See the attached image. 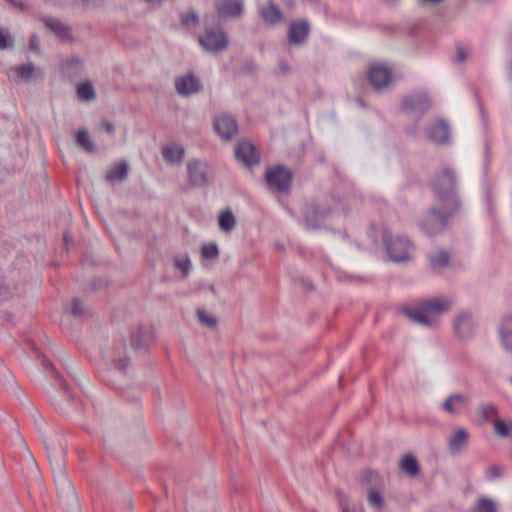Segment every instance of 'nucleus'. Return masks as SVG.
Listing matches in <instances>:
<instances>
[{
	"mask_svg": "<svg viewBox=\"0 0 512 512\" xmlns=\"http://www.w3.org/2000/svg\"><path fill=\"white\" fill-rule=\"evenodd\" d=\"M82 1L84 4H87V5H89L93 2V0H82Z\"/></svg>",
	"mask_w": 512,
	"mask_h": 512,
	"instance_id": "obj_53",
	"label": "nucleus"
},
{
	"mask_svg": "<svg viewBox=\"0 0 512 512\" xmlns=\"http://www.w3.org/2000/svg\"><path fill=\"white\" fill-rule=\"evenodd\" d=\"M468 432L463 428L455 430L454 434L449 439V450L453 454H457L462 451L468 441Z\"/></svg>",
	"mask_w": 512,
	"mask_h": 512,
	"instance_id": "obj_23",
	"label": "nucleus"
},
{
	"mask_svg": "<svg viewBox=\"0 0 512 512\" xmlns=\"http://www.w3.org/2000/svg\"><path fill=\"white\" fill-rule=\"evenodd\" d=\"M427 137L435 144H446L450 140V128L446 121L439 119L426 129Z\"/></svg>",
	"mask_w": 512,
	"mask_h": 512,
	"instance_id": "obj_15",
	"label": "nucleus"
},
{
	"mask_svg": "<svg viewBox=\"0 0 512 512\" xmlns=\"http://www.w3.org/2000/svg\"><path fill=\"white\" fill-rule=\"evenodd\" d=\"M456 177L454 172L445 168L436 177L433 189L438 200L443 204L446 210H454L458 206V199L455 193Z\"/></svg>",
	"mask_w": 512,
	"mask_h": 512,
	"instance_id": "obj_2",
	"label": "nucleus"
},
{
	"mask_svg": "<svg viewBox=\"0 0 512 512\" xmlns=\"http://www.w3.org/2000/svg\"><path fill=\"white\" fill-rule=\"evenodd\" d=\"M470 400L467 395L461 393L450 394L442 404V409L450 415H460L469 405Z\"/></svg>",
	"mask_w": 512,
	"mask_h": 512,
	"instance_id": "obj_17",
	"label": "nucleus"
},
{
	"mask_svg": "<svg viewBox=\"0 0 512 512\" xmlns=\"http://www.w3.org/2000/svg\"><path fill=\"white\" fill-rule=\"evenodd\" d=\"M473 512H497V505L492 499L482 497L475 503Z\"/></svg>",
	"mask_w": 512,
	"mask_h": 512,
	"instance_id": "obj_34",
	"label": "nucleus"
},
{
	"mask_svg": "<svg viewBox=\"0 0 512 512\" xmlns=\"http://www.w3.org/2000/svg\"><path fill=\"white\" fill-rule=\"evenodd\" d=\"M48 458L51 464L57 490L61 494H73L74 489L69 481L64 466L65 447L59 440L58 447H47Z\"/></svg>",
	"mask_w": 512,
	"mask_h": 512,
	"instance_id": "obj_3",
	"label": "nucleus"
},
{
	"mask_svg": "<svg viewBox=\"0 0 512 512\" xmlns=\"http://www.w3.org/2000/svg\"><path fill=\"white\" fill-rule=\"evenodd\" d=\"M493 426L495 434L499 437L506 438L512 433V421L495 420L493 421Z\"/></svg>",
	"mask_w": 512,
	"mask_h": 512,
	"instance_id": "obj_36",
	"label": "nucleus"
},
{
	"mask_svg": "<svg viewBox=\"0 0 512 512\" xmlns=\"http://www.w3.org/2000/svg\"><path fill=\"white\" fill-rule=\"evenodd\" d=\"M444 0H417L418 4L420 6H427V5H438Z\"/></svg>",
	"mask_w": 512,
	"mask_h": 512,
	"instance_id": "obj_48",
	"label": "nucleus"
},
{
	"mask_svg": "<svg viewBox=\"0 0 512 512\" xmlns=\"http://www.w3.org/2000/svg\"><path fill=\"white\" fill-rule=\"evenodd\" d=\"M29 49L36 54L40 53V42L37 35L33 34L29 40Z\"/></svg>",
	"mask_w": 512,
	"mask_h": 512,
	"instance_id": "obj_46",
	"label": "nucleus"
},
{
	"mask_svg": "<svg viewBox=\"0 0 512 512\" xmlns=\"http://www.w3.org/2000/svg\"><path fill=\"white\" fill-rule=\"evenodd\" d=\"M234 154L236 159L247 167L257 165L260 160L256 147L248 141L239 142L235 148Z\"/></svg>",
	"mask_w": 512,
	"mask_h": 512,
	"instance_id": "obj_13",
	"label": "nucleus"
},
{
	"mask_svg": "<svg viewBox=\"0 0 512 512\" xmlns=\"http://www.w3.org/2000/svg\"><path fill=\"white\" fill-rule=\"evenodd\" d=\"M286 1H287V5L292 6V0H286Z\"/></svg>",
	"mask_w": 512,
	"mask_h": 512,
	"instance_id": "obj_55",
	"label": "nucleus"
},
{
	"mask_svg": "<svg viewBox=\"0 0 512 512\" xmlns=\"http://www.w3.org/2000/svg\"><path fill=\"white\" fill-rule=\"evenodd\" d=\"M197 317L201 324H203L209 328H213L217 325V319L214 316L208 314L203 309L197 310Z\"/></svg>",
	"mask_w": 512,
	"mask_h": 512,
	"instance_id": "obj_40",
	"label": "nucleus"
},
{
	"mask_svg": "<svg viewBox=\"0 0 512 512\" xmlns=\"http://www.w3.org/2000/svg\"><path fill=\"white\" fill-rule=\"evenodd\" d=\"M128 364V361L126 359H118L115 361V365L118 369L124 370Z\"/></svg>",
	"mask_w": 512,
	"mask_h": 512,
	"instance_id": "obj_50",
	"label": "nucleus"
},
{
	"mask_svg": "<svg viewBox=\"0 0 512 512\" xmlns=\"http://www.w3.org/2000/svg\"><path fill=\"white\" fill-rule=\"evenodd\" d=\"M471 54V50L468 47L457 45L456 46V62L463 63L465 62L469 55Z\"/></svg>",
	"mask_w": 512,
	"mask_h": 512,
	"instance_id": "obj_43",
	"label": "nucleus"
},
{
	"mask_svg": "<svg viewBox=\"0 0 512 512\" xmlns=\"http://www.w3.org/2000/svg\"><path fill=\"white\" fill-rule=\"evenodd\" d=\"M452 304V300L445 297L425 299L414 307L404 309V314L413 323L426 327H436L439 316L449 311Z\"/></svg>",
	"mask_w": 512,
	"mask_h": 512,
	"instance_id": "obj_1",
	"label": "nucleus"
},
{
	"mask_svg": "<svg viewBox=\"0 0 512 512\" xmlns=\"http://www.w3.org/2000/svg\"><path fill=\"white\" fill-rule=\"evenodd\" d=\"M76 142L86 152L94 151V143L86 130H80L76 133Z\"/></svg>",
	"mask_w": 512,
	"mask_h": 512,
	"instance_id": "obj_35",
	"label": "nucleus"
},
{
	"mask_svg": "<svg viewBox=\"0 0 512 512\" xmlns=\"http://www.w3.org/2000/svg\"><path fill=\"white\" fill-rule=\"evenodd\" d=\"M14 47V37L8 29L0 27V50Z\"/></svg>",
	"mask_w": 512,
	"mask_h": 512,
	"instance_id": "obj_38",
	"label": "nucleus"
},
{
	"mask_svg": "<svg viewBox=\"0 0 512 512\" xmlns=\"http://www.w3.org/2000/svg\"><path fill=\"white\" fill-rule=\"evenodd\" d=\"M478 414L480 418L484 422L495 421V418L498 415V408L494 404L484 403L480 404L477 408Z\"/></svg>",
	"mask_w": 512,
	"mask_h": 512,
	"instance_id": "obj_29",
	"label": "nucleus"
},
{
	"mask_svg": "<svg viewBox=\"0 0 512 512\" xmlns=\"http://www.w3.org/2000/svg\"><path fill=\"white\" fill-rule=\"evenodd\" d=\"M64 241H65L66 244L70 241L68 235H64Z\"/></svg>",
	"mask_w": 512,
	"mask_h": 512,
	"instance_id": "obj_54",
	"label": "nucleus"
},
{
	"mask_svg": "<svg viewBox=\"0 0 512 512\" xmlns=\"http://www.w3.org/2000/svg\"><path fill=\"white\" fill-rule=\"evenodd\" d=\"M383 242L386 252L393 262L402 263L412 259L414 246L408 238L397 236L392 239L387 232H384Z\"/></svg>",
	"mask_w": 512,
	"mask_h": 512,
	"instance_id": "obj_4",
	"label": "nucleus"
},
{
	"mask_svg": "<svg viewBox=\"0 0 512 512\" xmlns=\"http://www.w3.org/2000/svg\"><path fill=\"white\" fill-rule=\"evenodd\" d=\"M77 96L82 101H92L96 97L95 90L90 82H82L77 86Z\"/></svg>",
	"mask_w": 512,
	"mask_h": 512,
	"instance_id": "obj_32",
	"label": "nucleus"
},
{
	"mask_svg": "<svg viewBox=\"0 0 512 512\" xmlns=\"http://www.w3.org/2000/svg\"><path fill=\"white\" fill-rule=\"evenodd\" d=\"M198 20L197 13L193 11L186 12L181 15V21L187 27L196 26L198 24Z\"/></svg>",
	"mask_w": 512,
	"mask_h": 512,
	"instance_id": "obj_42",
	"label": "nucleus"
},
{
	"mask_svg": "<svg viewBox=\"0 0 512 512\" xmlns=\"http://www.w3.org/2000/svg\"><path fill=\"white\" fill-rule=\"evenodd\" d=\"M339 204L336 203L335 207H331L326 203L310 202L303 207V217L308 228H319L324 221L336 213Z\"/></svg>",
	"mask_w": 512,
	"mask_h": 512,
	"instance_id": "obj_5",
	"label": "nucleus"
},
{
	"mask_svg": "<svg viewBox=\"0 0 512 512\" xmlns=\"http://www.w3.org/2000/svg\"><path fill=\"white\" fill-rule=\"evenodd\" d=\"M475 321L469 311H460L453 320V329L455 335L461 340L470 339L475 332Z\"/></svg>",
	"mask_w": 512,
	"mask_h": 512,
	"instance_id": "obj_9",
	"label": "nucleus"
},
{
	"mask_svg": "<svg viewBox=\"0 0 512 512\" xmlns=\"http://www.w3.org/2000/svg\"><path fill=\"white\" fill-rule=\"evenodd\" d=\"M498 333L502 347L512 352V316H504L499 324Z\"/></svg>",
	"mask_w": 512,
	"mask_h": 512,
	"instance_id": "obj_20",
	"label": "nucleus"
},
{
	"mask_svg": "<svg viewBox=\"0 0 512 512\" xmlns=\"http://www.w3.org/2000/svg\"><path fill=\"white\" fill-rule=\"evenodd\" d=\"M128 175V165L125 161L114 163L106 174V179L111 183L121 182Z\"/></svg>",
	"mask_w": 512,
	"mask_h": 512,
	"instance_id": "obj_25",
	"label": "nucleus"
},
{
	"mask_svg": "<svg viewBox=\"0 0 512 512\" xmlns=\"http://www.w3.org/2000/svg\"><path fill=\"white\" fill-rule=\"evenodd\" d=\"M368 79L374 89L381 91L390 84L392 72L389 68L382 65H372L368 71Z\"/></svg>",
	"mask_w": 512,
	"mask_h": 512,
	"instance_id": "obj_14",
	"label": "nucleus"
},
{
	"mask_svg": "<svg viewBox=\"0 0 512 512\" xmlns=\"http://www.w3.org/2000/svg\"><path fill=\"white\" fill-rule=\"evenodd\" d=\"M148 339V333L146 330L140 329L138 334H135L131 338V344L135 348H142L146 345Z\"/></svg>",
	"mask_w": 512,
	"mask_h": 512,
	"instance_id": "obj_41",
	"label": "nucleus"
},
{
	"mask_svg": "<svg viewBox=\"0 0 512 512\" xmlns=\"http://www.w3.org/2000/svg\"><path fill=\"white\" fill-rule=\"evenodd\" d=\"M339 502H340V507L343 512H364L362 506H360V505L350 506L348 503V500L344 497H341L339 499Z\"/></svg>",
	"mask_w": 512,
	"mask_h": 512,
	"instance_id": "obj_44",
	"label": "nucleus"
},
{
	"mask_svg": "<svg viewBox=\"0 0 512 512\" xmlns=\"http://www.w3.org/2000/svg\"><path fill=\"white\" fill-rule=\"evenodd\" d=\"M44 23L49 30L61 39H68L70 37L69 27L64 25L60 20L48 17L44 19Z\"/></svg>",
	"mask_w": 512,
	"mask_h": 512,
	"instance_id": "obj_27",
	"label": "nucleus"
},
{
	"mask_svg": "<svg viewBox=\"0 0 512 512\" xmlns=\"http://www.w3.org/2000/svg\"><path fill=\"white\" fill-rule=\"evenodd\" d=\"M218 14L222 17H239L243 12L242 0H218L215 3Z\"/></svg>",
	"mask_w": 512,
	"mask_h": 512,
	"instance_id": "obj_18",
	"label": "nucleus"
},
{
	"mask_svg": "<svg viewBox=\"0 0 512 512\" xmlns=\"http://www.w3.org/2000/svg\"><path fill=\"white\" fill-rule=\"evenodd\" d=\"M501 474H502L501 468L496 465L490 466L486 470V478L489 480L496 479V478L500 477Z\"/></svg>",
	"mask_w": 512,
	"mask_h": 512,
	"instance_id": "obj_45",
	"label": "nucleus"
},
{
	"mask_svg": "<svg viewBox=\"0 0 512 512\" xmlns=\"http://www.w3.org/2000/svg\"><path fill=\"white\" fill-rule=\"evenodd\" d=\"M218 224L223 232H231L236 224L233 213L230 210L222 211L218 218Z\"/></svg>",
	"mask_w": 512,
	"mask_h": 512,
	"instance_id": "obj_30",
	"label": "nucleus"
},
{
	"mask_svg": "<svg viewBox=\"0 0 512 512\" xmlns=\"http://www.w3.org/2000/svg\"><path fill=\"white\" fill-rule=\"evenodd\" d=\"M213 128L223 140H230L238 131L236 120L228 114H220L215 117Z\"/></svg>",
	"mask_w": 512,
	"mask_h": 512,
	"instance_id": "obj_12",
	"label": "nucleus"
},
{
	"mask_svg": "<svg viewBox=\"0 0 512 512\" xmlns=\"http://www.w3.org/2000/svg\"><path fill=\"white\" fill-rule=\"evenodd\" d=\"M102 126L110 134H113L114 131H115L114 125L111 122H109V121L103 122Z\"/></svg>",
	"mask_w": 512,
	"mask_h": 512,
	"instance_id": "obj_49",
	"label": "nucleus"
},
{
	"mask_svg": "<svg viewBox=\"0 0 512 512\" xmlns=\"http://www.w3.org/2000/svg\"><path fill=\"white\" fill-rule=\"evenodd\" d=\"M400 468L410 476H416L419 473V465L416 458L412 455H406L400 462Z\"/></svg>",
	"mask_w": 512,
	"mask_h": 512,
	"instance_id": "obj_31",
	"label": "nucleus"
},
{
	"mask_svg": "<svg viewBox=\"0 0 512 512\" xmlns=\"http://www.w3.org/2000/svg\"><path fill=\"white\" fill-rule=\"evenodd\" d=\"M201 254L204 259H217L219 256L218 246L215 243L203 244Z\"/></svg>",
	"mask_w": 512,
	"mask_h": 512,
	"instance_id": "obj_39",
	"label": "nucleus"
},
{
	"mask_svg": "<svg viewBox=\"0 0 512 512\" xmlns=\"http://www.w3.org/2000/svg\"><path fill=\"white\" fill-rule=\"evenodd\" d=\"M431 107L430 99L426 93H415L406 97L402 102V109L412 115H423Z\"/></svg>",
	"mask_w": 512,
	"mask_h": 512,
	"instance_id": "obj_11",
	"label": "nucleus"
},
{
	"mask_svg": "<svg viewBox=\"0 0 512 512\" xmlns=\"http://www.w3.org/2000/svg\"><path fill=\"white\" fill-rule=\"evenodd\" d=\"M383 487H370L367 500L370 506L381 509L384 506V498L381 494Z\"/></svg>",
	"mask_w": 512,
	"mask_h": 512,
	"instance_id": "obj_33",
	"label": "nucleus"
},
{
	"mask_svg": "<svg viewBox=\"0 0 512 512\" xmlns=\"http://www.w3.org/2000/svg\"><path fill=\"white\" fill-rule=\"evenodd\" d=\"M279 69H280V71H281L283 74L288 73V72H289V70H290L289 65H288L286 62H284V61H281V62L279 63Z\"/></svg>",
	"mask_w": 512,
	"mask_h": 512,
	"instance_id": "obj_51",
	"label": "nucleus"
},
{
	"mask_svg": "<svg viewBox=\"0 0 512 512\" xmlns=\"http://www.w3.org/2000/svg\"><path fill=\"white\" fill-rule=\"evenodd\" d=\"M450 210L430 209L428 213L421 219L419 225L427 235L434 236L443 231L447 221V214Z\"/></svg>",
	"mask_w": 512,
	"mask_h": 512,
	"instance_id": "obj_6",
	"label": "nucleus"
},
{
	"mask_svg": "<svg viewBox=\"0 0 512 512\" xmlns=\"http://www.w3.org/2000/svg\"><path fill=\"white\" fill-rule=\"evenodd\" d=\"M84 311L83 305L79 299H73L72 307L70 308V312L73 315H81Z\"/></svg>",
	"mask_w": 512,
	"mask_h": 512,
	"instance_id": "obj_47",
	"label": "nucleus"
},
{
	"mask_svg": "<svg viewBox=\"0 0 512 512\" xmlns=\"http://www.w3.org/2000/svg\"><path fill=\"white\" fill-rule=\"evenodd\" d=\"M35 73V66L32 63L17 65L9 70V77L15 80L30 81Z\"/></svg>",
	"mask_w": 512,
	"mask_h": 512,
	"instance_id": "obj_26",
	"label": "nucleus"
},
{
	"mask_svg": "<svg viewBox=\"0 0 512 512\" xmlns=\"http://www.w3.org/2000/svg\"><path fill=\"white\" fill-rule=\"evenodd\" d=\"M185 150L179 145H167L162 149V156L164 160L171 164H180L184 158Z\"/></svg>",
	"mask_w": 512,
	"mask_h": 512,
	"instance_id": "obj_24",
	"label": "nucleus"
},
{
	"mask_svg": "<svg viewBox=\"0 0 512 512\" xmlns=\"http://www.w3.org/2000/svg\"><path fill=\"white\" fill-rule=\"evenodd\" d=\"M60 382H61V385H62V388L64 389V391H65L66 393H68V386H67V384H66V383H64L61 379H60Z\"/></svg>",
	"mask_w": 512,
	"mask_h": 512,
	"instance_id": "obj_52",
	"label": "nucleus"
},
{
	"mask_svg": "<svg viewBox=\"0 0 512 512\" xmlns=\"http://www.w3.org/2000/svg\"><path fill=\"white\" fill-rule=\"evenodd\" d=\"M189 181L193 186L203 187L210 183L209 165L200 160H191L187 164Z\"/></svg>",
	"mask_w": 512,
	"mask_h": 512,
	"instance_id": "obj_10",
	"label": "nucleus"
},
{
	"mask_svg": "<svg viewBox=\"0 0 512 512\" xmlns=\"http://www.w3.org/2000/svg\"><path fill=\"white\" fill-rule=\"evenodd\" d=\"M265 180L269 187L279 192H287L291 186L292 173L283 166H275L266 170Z\"/></svg>",
	"mask_w": 512,
	"mask_h": 512,
	"instance_id": "obj_7",
	"label": "nucleus"
},
{
	"mask_svg": "<svg viewBox=\"0 0 512 512\" xmlns=\"http://www.w3.org/2000/svg\"><path fill=\"white\" fill-rule=\"evenodd\" d=\"M309 33V24L306 21L291 23L288 31V40L291 44L303 43Z\"/></svg>",
	"mask_w": 512,
	"mask_h": 512,
	"instance_id": "obj_19",
	"label": "nucleus"
},
{
	"mask_svg": "<svg viewBox=\"0 0 512 512\" xmlns=\"http://www.w3.org/2000/svg\"><path fill=\"white\" fill-rule=\"evenodd\" d=\"M428 259L431 269L436 273L442 272L450 264V255L443 249L431 251L428 255Z\"/></svg>",
	"mask_w": 512,
	"mask_h": 512,
	"instance_id": "obj_21",
	"label": "nucleus"
},
{
	"mask_svg": "<svg viewBox=\"0 0 512 512\" xmlns=\"http://www.w3.org/2000/svg\"><path fill=\"white\" fill-rule=\"evenodd\" d=\"M361 482L370 487H384V481L377 472L371 470H365L361 474Z\"/></svg>",
	"mask_w": 512,
	"mask_h": 512,
	"instance_id": "obj_28",
	"label": "nucleus"
},
{
	"mask_svg": "<svg viewBox=\"0 0 512 512\" xmlns=\"http://www.w3.org/2000/svg\"><path fill=\"white\" fill-rule=\"evenodd\" d=\"M174 265L179 269L184 277H187L191 270V261L187 255H178L175 257Z\"/></svg>",
	"mask_w": 512,
	"mask_h": 512,
	"instance_id": "obj_37",
	"label": "nucleus"
},
{
	"mask_svg": "<svg viewBox=\"0 0 512 512\" xmlns=\"http://www.w3.org/2000/svg\"><path fill=\"white\" fill-rule=\"evenodd\" d=\"M511 383H512V378H511Z\"/></svg>",
	"mask_w": 512,
	"mask_h": 512,
	"instance_id": "obj_56",
	"label": "nucleus"
},
{
	"mask_svg": "<svg viewBox=\"0 0 512 512\" xmlns=\"http://www.w3.org/2000/svg\"><path fill=\"white\" fill-rule=\"evenodd\" d=\"M260 15L263 21L269 25H276L283 19L281 10L272 2L261 7Z\"/></svg>",
	"mask_w": 512,
	"mask_h": 512,
	"instance_id": "obj_22",
	"label": "nucleus"
},
{
	"mask_svg": "<svg viewBox=\"0 0 512 512\" xmlns=\"http://www.w3.org/2000/svg\"><path fill=\"white\" fill-rule=\"evenodd\" d=\"M175 89L181 96H190L202 89L200 80L193 74H186L175 79Z\"/></svg>",
	"mask_w": 512,
	"mask_h": 512,
	"instance_id": "obj_16",
	"label": "nucleus"
},
{
	"mask_svg": "<svg viewBox=\"0 0 512 512\" xmlns=\"http://www.w3.org/2000/svg\"><path fill=\"white\" fill-rule=\"evenodd\" d=\"M199 43L202 48L211 53H217L226 49L228 40L221 28L207 29L205 33L199 37Z\"/></svg>",
	"mask_w": 512,
	"mask_h": 512,
	"instance_id": "obj_8",
	"label": "nucleus"
}]
</instances>
